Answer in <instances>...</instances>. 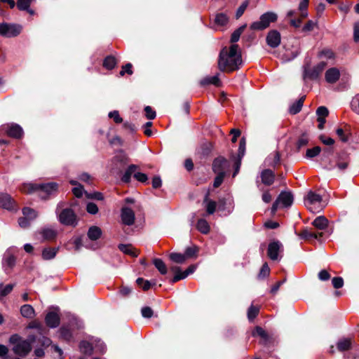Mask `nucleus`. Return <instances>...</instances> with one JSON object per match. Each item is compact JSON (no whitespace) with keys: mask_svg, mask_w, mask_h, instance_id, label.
<instances>
[{"mask_svg":"<svg viewBox=\"0 0 359 359\" xmlns=\"http://www.w3.org/2000/svg\"><path fill=\"white\" fill-rule=\"evenodd\" d=\"M242 57L238 45L233 44L224 48L219 56L218 67L222 72H233L240 68Z\"/></svg>","mask_w":359,"mask_h":359,"instance_id":"nucleus-1","label":"nucleus"},{"mask_svg":"<svg viewBox=\"0 0 359 359\" xmlns=\"http://www.w3.org/2000/svg\"><path fill=\"white\" fill-rule=\"evenodd\" d=\"M13 345V351L19 356H26L32 350V341L22 339L18 334H13L9 339Z\"/></svg>","mask_w":359,"mask_h":359,"instance_id":"nucleus-2","label":"nucleus"},{"mask_svg":"<svg viewBox=\"0 0 359 359\" xmlns=\"http://www.w3.org/2000/svg\"><path fill=\"white\" fill-rule=\"evenodd\" d=\"M28 188V192L33 191H40V197L43 199H47L50 195L55 193L58 185L55 182H49L47 184H29L25 187Z\"/></svg>","mask_w":359,"mask_h":359,"instance_id":"nucleus-3","label":"nucleus"},{"mask_svg":"<svg viewBox=\"0 0 359 359\" xmlns=\"http://www.w3.org/2000/svg\"><path fill=\"white\" fill-rule=\"evenodd\" d=\"M304 204L313 213L319 212L325 207V205L323 203L322 196L312 191H310L305 197Z\"/></svg>","mask_w":359,"mask_h":359,"instance_id":"nucleus-4","label":"nucleus"},{"mask_svg":"<svg viewBox=\"0 0 359 359\" xmlns=\"http://www.w3.org/2000/svg\"><path fill=\"white\" fill-rule=\"evenodd\" d=\"M278 15L273 12H266L262 14L258 21L254 22L250 25V29L252 30H264L269 27L271 22L277 20Z\"/></svg>","mask_w":359,"mask_h":359,"instance_id":"nucleus-5","label":"nucleus"},{"mask_svg":"<svg viewBox=\"0 0 359 359\" xmlns=\"http://www.w3.org/2000/svg\"><path fill=\"white\" fill-rule=\"evenodd\" d=\"M349 163V155L346 152L342 151L337 154L334 162H330L326 168L327 170H334L337 168L339 171L343 172L348 168Z\"/></svg>","mask_w":359,"mask_h":359,"instance_id":"nucleus-6","label":"nucleus"},{"mask_svg":"<svg viewBox=\"0 0 359 359\" xmlns=\"http://www.w3.org/2000/svg\"><path fill=\"white\" fill-rule=\"evenodd\" d=\"M283 252V245L278 241H275L269 244L267 255L273 261H278L282 258Z\"/></svg>","mask_w":359,"mask_h":359,"instance_id":"nucleus-7","label":"nucleus"},{"mask_svg":"<svg viewBox=\"0 0 359 359\" xmlns=\"http://www.w3.org/2000/svg\"><path fill=\"white\" fill-rule=\"evenodd\" d=\"M59 221L64 225L75 226L77 224V216L70 208H65L59 215Z\"/></svg>","mask_w":359,"mask_h":359,"instance_id":"nucleus-8","label":"nucleus"},{"mask_svg":"<svg viewBox=\"0 0 359 359\" xmlns=\"http://www.w3.org/2000/svg\"><path fill=\"white\" fill-rule=\"evenodd\" d=\"M327 66L325 62H320L313 67L309 66L304 67V77L309 79H317Z\"/></svg>","mask_w":359,"mask_h":359,"instance_id":"nucleus-9","label":"nucleus"},{"mask_svg":"<svg viewBox=\"0 0 359 359\" xmlns=\"http://www.w3.org/2000/svg\"><path fill=\"white\" fill-rule=\"evenodd\" d=\"M21 32V27L8 23L0 24V35L6 37H14Z\"/></svg>","mask_w":359,"mask_h":359,"instance_id":"nucleus-10","label":"nucleus"},{"mask_svg":"<svg viewBox=\"0 0 359 359\" xmlns=\"http://www.w3.org/2000/svg\"><path fill=\"white\" fill-rule=\"evenodd\" d=\"M195 270H196V266L194 265H191L184 271H181L180 267H178V266H173V267H172V271L175 273V276L171 279V282L175 283L180 280L184 279L189 274L193 273Z\"/></svg>","mask_w":359,"mask_h":359,"instance_id":"nucleus-11","label":"nucleus"},{"mask_svg":"<svg viewBox=\"0 0 359 359\" xmlns=\"http://www.w3.org/2000/svg\"><path fill=\"white\" fill-rule=\"evenodd\" d=\"M46 325L51 327L55 328L60 324V317L57 309H54L53 311H49L45 318Z\"/></svg>","mask_w":359,"mask_h":359,"instance_id":"nucleus-12","label":"nucleus"},{"mask_svg":"<svg viewBox=\"0 0 359 359\" xmlns=\"http://www.w3.org/2000/svg\"><path fill=\"white\" fill-rule=\"evenodd\" d=\"M353 340L350 337H341L340 338L337 344L336 347L338 351L345 352L350 351L353 346Z\"/></svg>","mask_w":359,"mask_h":359,"instance_id":"nucleus-13","label":"nucleus"},{"mask_svg":"<svg viewBox=\"0 0 359 359\" xmlns=\"http://www.w3.org/2000/svg\"><path fill=\"white\" fill-rule=\"evenodd\" d=\"M229 167L228 161L224 158H216L212 164V170L217 174L224 173Z\"/></svg>","mask_w":359,"mask_h":359,"instance_id":"nucleus-14","label":"nucleus"},{"mask_svg":"<svg viewBox=\"0 0 359 359\" xmlns=\"http://www.w3.org/2000/svg\"><path fill=\"white\" fill-rule=\"evenodd\" d=\"M121 221L126 225H132L134 223L135 215L132 209L124 206L121 209Z\"/></svg>","mask_w":359,"mask_h":359,"instance_id":"nucleus-15","label":"nucleus"},{"mask_svg":"<svg viewBox=\"0 0 359 359\" xmlns=\"http://www.w3.org/2000/svg\"><path fill=\"white\" fill-rule=\"evenodd\" d=\"M280 41V34L277 30H271L266 36V43L271 48L278 47Z\"/></svg>","mask_w":359,"mask_h":359,"instance_id":"nucleus-16","label":"nucleus"},{"mask_svg":"<svg viewBox=\"0 0 359 359\" xmlns=\"http://www.w3.org/2000/svg\"><path fill=\"white\" fill-rule=\"evenodd\" d=\"M15 201L11 196L7 194H0V207L9 210L15 208Z\"/></svg>","mask_w":359,"mask_h":359,"instance_id":"nucleus-17","label":"nucleus"},{"mask_svg":"<svg viewBox=\"0 0 359 359\" xmlns=\"http://www.w3.org/2000/svg\"><path fill=\"white\" fill-rule=\"evenodd\" d=\"M136 284L144 290H156L158 289V286L156 281H149L147 280H144L142 278H139L136 279Z\"/></svg>","mask_w":359,"mask_h":359,"instance_id":"nucleus-18","label":"nucleus"},{"mask_svg":"<svg viewBox=\"0 0 359 359\" xmlns=\"http://www.w3.org/2000/svg\"><path fill=\"white\" fill-rule=\"evenodd\" d=\"M325 77L327 83H334L340 77L339 70L335 67L330 68L326 71Z\"/></svg>","mask_w":359,"mask_h":359,"instance_id":"nucleus-19","label":"nucleus"},{"mask_svg":"<svg viewBox=\"0 0 359 359\" xmlns=\"http://www.w3.org/2000/svg\"><path fill=\"white\" fill-rule=\"evenodd\" d=\"M259 344L266 348L268 355H271L275 346V338L272 335L269 334L266 337V338L260 339Z\"/></svg>","mask_w":359,"mask_h":359,"instance_id":"nucleus-20","label":"nucleus"},{"mask_svg":"<svg viewBox=\"0 0 359 359\" xmlns=\"http://www.w3.org/2000/svg\"><path fill=\"white\" fill-rule=\"evenodd\" d=\"M277 200L284 207H289L293 203V196L290 192L282 191Z\"/></svg>","mask_w":359,"mask_h":359,"instance_id":"nucleus-21","label":"nucleus"},{"mask_svg":"<svg viewBox=\"0 0 359 359\" xmlns=\"http://www.w3.org/2000/svg\"><path fill=\"white\" fill-rule=\"evenodd\" d=\"M261 178L263 184L269 186L273 183L275 175L271 170L266 169L262 172Z\"/></svg>","mask_w":359,"mask_h":359,"instance_id":"nucleus-22","label":"nucleus"},{"mask_svg":"<svg viewBox=\"0 0 359 359\" xmlns=\"http://www.w3.org/2000/svg\"><path fill=\"white\" fill-rule=\"evenodd\" d=\"M312 224L316 229L323 230L327 227L328 220L324 216H318L313 221Z\"/></svg>","mask_w":359,"mask_h":359,"instance_id":"nucleus-23","label":"nucleus"},{"mask_svg":"<svg viewBox=\"0 0 359 359\" xmlns=\"http://www.w3.org/2000/svg\"><path fill=\"white\" fill-rule=\"evenodd\" d=\"M7 133L10 137L20 138L22 135L23 131L22 128L18 125H12L8 129Z\"/></svg>","mask_w":359,"mask_h":359,"instance_id":"nucleus-24","label":"nucleus"},{"mask_svg":"<svg viewBox=\"0 0 359 359\" xmlns=\"http://www.w3.org/2000/svg\"><path fill=\"white\" fill-rule=\"evenodd\" d=\"M40 233L46 241H53L57 236V231L50 228H44L41 229Z\"/></svg>","mask_w":359,"mask_h":359,"instance_id":"nucleus-25","label":"nucleus"},{"mask_svg":"<svg viewBox=\"0 0 359 359\" xmlns=\"http://www.w3.org/2000/svg\"><path fill=\"white\" fill-rule=\"evenodd\" d=\"M58 251V248H46L42 251V257L45 260L53 259Z\"/></svg>","mask_w":359,"mask_h":359,"instance_id":"nucleus-26","label":"nucleus"},{"mask_svg":"<svg viewBox=\"0 0 359 359\" xmlns=\"http://www.w3.org/2000/svg\"><path fill=\"white\" fill-rule=\"evenodd\" d=\"M304 100V96L299 98L298 100H297L295 102H294L290 107L289 111L291 114H296L299 113L303 106Z\"/></svg>","mask_w":359,"mask_h":359,"instance_id":"nucleus-27","label":"nucleus"},{"mask_svg":"<svg viewBox=\"0 0 359 359\" xmlns=\"http://www.w3.org/2000/svg\"><path fill=\"white\" fill-rule=\"evenodd\" d=\"M201 84L203 86L213 84L216 86H220V80L219 79V74H216L212 76H208L201 81Z\"/></svg>","mask_w":359,"mask_h":359,"instance_id":"nucleus-28","label":"nucleus"},{"mask_svg":"<svg viewBox=\"0 0 359 359\" xmlns=\"http://www.w3.org/2000/svg\"><path fill=\"white\" fill-rule=\"evenodd\" d=\"M20 313L23 317L27 318H32L34 316V310L33 307L29 304L21 306Z\"/></svg>","mask_w":359,"mask_h":359,"instance_id":"nucleus-29","label":"nucleus"},{"mask_svg":"<svg viewBox=\"0 0 359 359\" xmlns=\"http://www.w3.org/2000/svg\"><path fill=\"white\" fill-rule=\"evenodd\" d=\"M101 229L95 226H91L88 232V236L92 241L97 240L101 236Z\"/></svg>","mask_w":359,"mask_h":359,"instance_id":"nucleus-30","label":"nucleus"},{"mask_svg":"<svg viewBox=\"0 0 359 359\" xmlns=\"http://www.w3.org/2000/svg\"><path fill=\"white\" fill-rule=\"evenodd\" d=\"M204 203H205V208L208 214L212 215L215 212L217 203L216 202L210 200L208 198V195L207 194L204 199Z\"/></svg>","mask_w":359,"mask_h":359,"instance_id":"nucleus-31","label":"nucleus"},{"mask_svg":"<svg viewBox=\"0 0 359 359\" xmlns=\"http://www.w3.org/2000/svg\"><path fill=\"white\" fill-rule=\"evenodd\" d=\"M154 265L158 269V271L163 275H165L168 272V269L164 262L159 258H156L153 260Z\"/></svg>","mask_w":359,"mask_h":359,"instance_id":"nucleus-32","label":"nucleus"},{"mask_svg":"<svg viewBox=\"0 0 359 359\" xmlns=\"http://www.w3.org/2000/svg\"><path fill=\"white\" fill-rule=\"evenodd\" d=\"M196 227L199 231L204 234L208 233L210 231V226L208 222L204 219H198Z\"/></svg>","mask_w":359,"mask_h":359,"instance_id":"nucleus-33","label":"nucleus"},{"mask_svg":"<svg viewBox=\"0 0 359 359\" xmlns=\"http://www.w3.org/2000/svg\"><path fill=\"white\" fill-rule=\"evenodd\" d=\"M79 348L83 353L90 355L93 350V343H90L86 341H83L81 342Z\"/></svg>","mask_w":359,"mask_h":359,"instance_id":"nucleus-34","label":"nucleus"},{"mask_svg":"<svg viewBox=\"0 0 359 359\" xmlns=\"http://www.w3.org/2000/svg\"><path fill=\"white\" fill-rule=\"evenodd\" d=\"M323 233H314L309 229H304L299 234L302 238L304 239H310V238H318V237L322 236Z\"/></svg>","mask_w":359,"mask_h":359,"instance_id":"nucleus-35","label":"nucleus"},{"mask_svg":"<svg viewBox=\"0 0 359 359\" xmlns=\"http://www.w3.org/2000/svg\"><path fill=\"white\" fill-rule=\"evenodd\" d=\"M144 215L142 210L136 208V229L142 228L144 224Z\"/></svg>","mask_w":359,"mask_h":359,"instance_id":"nucleus-36","label":"nucleus"},{"mask_svg":"<svg viewBox=\"0 0 359 359\" xmlns=\"http://www.w3.org/2000/svg\"><path fill=\"white\" fill-rule=\"evenodd\" d=\"M246 27H247L246 25H243L241 26L240 27H238L237 29H236L232 33L231 36V43H236L239 40L241 34L243 32V31L245 30Z\"/></svg>","mask_w":359,"mask_h":359,"instance_id":"nucleus-37","label":"nucleus"},{"mask_svg":"<svg viewBox=\"0 0 359 359\" xmlns=\"http://www.w3.org/2000/svg\"><path fill=\"white\" fill-rule=\"evenodd\" d=\"M259 313V308L258 306L251 305L248 310V318L250 321L253 320Z\"/></svg>","mask_w":359,"mask_h":359,"instance_id":"nucleus-38","label":"nucleus"},{"mask_svg":"<svg viewBox=\"0 0 359 359\" xmlns=\"http://www.w3.org/2000/svg\"><path fill=\"white\" fill-rule=\"evenodd\" d=\"M170 259L174 262L182 264L185 262L187 257L184 254L172 252L170 255Z\"/></svg>","mask_w":359,"mask_h":359,"instance_id":"nucleus-39","label":"nucleus"},{"mask_svg":"<svg viewBox=\"0 0 359 359\" xmlns=\"http://www.w3.org/2000/svg\"><path fill=\"white\" fill-rule=\"evenodd\" d=\"M116 65V58L113 56H107L104 62H103V66L107 68V69H112L115 67Z\"/></svg>","mask_w":359,"mask_h":359,"instance_id":"nucleus-40","label":"nucleus"},{"mask_svg":"<svg viewBox=\"0 0 359 359\" xmlns=\"http://www.w3.org/2000/svg\"><path fill=\"white\" fill-rule=\"evenodd\" d=\"M229 18L224 13H218L216 15L215 18V22L217 25L224 26L227 24Z\"/></svg>","mask_w":359,"mask_h":359,"instance_id":"nucleus-41","label":"nucleus"},{"mask_svg":"<svg viewBox=\"0 0 359 359\" xmlns=\"http://www.w3.org/2000/svg\"><path fill=\"white\" fill-rule=\"evenodd\" d=\"M309 5V0H302L299 4V11H300V16L302 18L308 16L307 7Z\"/></svg>","mask_w":359,"mask_h":359,"instance_id":"nucleus-42","label":"nucleus"},{"mask_svg":"<svg viewBox=\"0 0 359 359\" xmlns=\"http://www.w3.org/2000/svg\"><path fill=\"white\" fill-rule=\"evenodd\" d=\"M118 249L126 255H129L132 257L135 256L134 248L131 244H129V245L120 244L118 245Z\"/></svg>","mask_w":359,"mask_h":359,"instance_id":"nucleus-43","label":"nucleus"},{"mask_svg":"<svg viewBox=\"0 0 359 359\" xmlns=\"http://www.w3.org/2000/svg\"><path fill=\"white\" fill-rule=\"evenodd\" d=\"M33 0H18L16 6L20 11H28Z\"/></svg>","mask_w":359,"mask_h":359,"instance_id":"nucleus-44","label":"nucleus"},{"mask_svg":"<svg viewBox=\"0 0 359 359\" xmlns=\"http://www.w3.org/2000/svg\"><path fill=\"white\" fill-rule=\"evenodd\" d=\"M22 214L24 217L29 219L30 220L35 219L37 217L36 212L30 208H24L22 209Z\"/></svg>","mask_w":359,"mask_h":359,"instance_id":"nucleus-45","label":"nucleus"},{"mask_svg":"<svg viewBox=\"0 0 359 359\" xmlns=\"http://www.w3.org/2000/svg\"><path fill=\"white\" fill-rule=\"evenodd\" d=\"M245 146H246V140L244 137H243L239 143V147L238 150V158L242 159L245 153Z\"/></svg>","mask_w":359,"mask_h":359,"instance_id":"nucleus-46","label":"nucleus"},{"mask_svg":"<svg viewBox=\"0 0 359 359\" xmlns=\"http://www.w3.org/2000/svg\"><path fill=\"white\" fill-rule=\"evenodd\" d=\"M253 337H259L260 339L263 338H266L268 335H269L262 327L256 326L255 330L252 332Z\"/></svg>","mask_w":359,"mask_h":359,"instance_id":"nucleus-47","label":"nucleus"},{"mask_svg":"<svg viewBox=\"0 0 359 359\" xmlns=\"http://www.w3.org/2000/svg\"><path fill=\"white\" fill-rule=\"evenodd\" d=\"M253 337H259L260 339L263 338H266L268 335H269L262 327L256 326L255 330L252 332Z\"/></svg>","mask_w":359,"mask_h":359,"instance_id":"nucleus-48","label":"nucleus"},{"mask_svg":"<svg viewBox=\"0 0 359 359\" xmlns=\"http://www.w3.org/2000/svg\"><path fill=\"white\" fill-rule=\"evenodd\" d=\"M135 172V165H131L128 167V170L126 171L125 174L121 178V180L126 183H128L130 182V177L133 173Z\"/></svg>","mask_w":359,"mask_h":359,"instance_id":"nucleus-49","label":"nucleus"},{"mask_svg":"<svg viewBox=\"0 0 359 359\" xmlns=\"http://www.w3.org/2000/svg\"><path fill=\"white\" fill-rule=\"evenodd\" d=\"M320 151L321 149L318 146L314 147L312 149H309L306 150V156L309 158H313L317 156L320 154Z\"/></svg>","mask_w":359,"mask_h":359,"instance_id":"nucleus-50","label":"nucleus"},{"mask_svg":"<svg viewBox=\"0 0 359 359\" xmlns=\"http://www.w3.org/2000/svg\"><path fill=\"white\" fill-rule=\"evenodd\" d=\"M60 332L61 337L65 340H69L72 337L71 330L68 327H61Z\"/></svg>","mask_w":359,"mask_h":359,"instance_id":"nucleus-51","label":"nucleus"},{"mask_svg":"<svg viewBox=\"0 0 359 359\" xmlns=\"http://www.w3.org/2000/svg\"><path fill=\"white\" fill-rule=\"evenodd\" d=\"M95 344L93 346V349L100 353H103L105 351L106 346L104 343L100 340H95L93 342Z\"/></svg>","mask_w":359,"mask_h":359,"instance_id":"nucleus-52","label":"nucleus"},{"mask_svg":"<svg viewBox=\"0 0 359 359\" xmlns=\"http://www.w3.org/2000/svg\"><path fill=\"white\" fill-rule=\"evenodd\" d=\"M141 314L144 318H151L154 315V311L149 306H144L141 309Z\"/></svg>","mask_w":359,"mask_h":359,"instance_id":"nucleus-53","label":"nucleus"},{"mask_svg":"<svg viewBox=\"0 0 359 359\" xmlns=\"http://www.w3.org/2000/svg\"><path fill=\"white\" fill-rule=\"evenodd\" d=\"M198 251L196 246L189 247L185 250L184 255L187 258L195 257Z\"/></svg>","mask_w":359,"mask_h":359,"instance_id":"nucleus-54","label":"nucleus"},{"mask_svg":"<svg viewBox=\"0 0 359 359\" xmlns=\"http://www.w3.org/2000/svg\"><path fill=\"white\" fill-rule=\"evenodd\" d=\"M332 284L335 289H340L344 285V280L341 277H334L332 280Z\"/></svg>","mask_w":359,"mask_h":359,"instance_id":"nucleus-55","label":"nucleus"},{"mask_svg":"<svg viewBox=\"0 0 359 359\" xmlns=\"http://www.w3.org/2000/svg\"><path fill=\"white\" fill-rule=\"evenodd\" d=\"M109 117L112 118L116 123H121L123 121V118L120 116L118 111H113L109 113Z\"/></svg>","mask_w":359,"mask_h":359,"instance_id":"nucleus-56","label":"nucleus"},{"mask_svg":"<svg viewBox=\"0 0 359 359\" xmlns=\"http://www.w3.org/2000/svg\"><path fill=\"white\" fill-rule=\"evenodd\" d=\"M269 272H270L269 266H268L267 263H264L260 269V271L259 273V278H265L267 276H269Z\"/></svg>","mask_w":359,"mask_h":359,"instance_id":"nucleus-57","label":"nucleus"},{"mask_svg":"<svg viewBox=\"0 0 359 359\" xmlns=\"http://www.w3.org/2000/svg\"><path fill=\"white\" fill-rule=\"evenodd\" d=\"M351 109L356 114H359V98L355 96L351 102Z\"/></svg>","mask_w":359,"mask_h":359,"instance_id":"nucleus-58","label":"nucleus"},{"mask_svg":"<svg viewBox=\"0 0 359 359\" xmlns=\"http://www.w3.org/2000/svg\"><path fill=\"white\" fill-rule=\"evenodd\" d=\"M144 111H145V116L148 119L151 120L156 117V111L154 110H153L151 107H149V106L145 107Z\"/></svg>","mask_w":359,"mask_h":359,"instance_id":"nucleus-59","label":"nucleus"},{"mask_svg":"<svg viewBox=\"0 0 359 359\" xmlns=\"http://www.w3.org/2000/svg\"><path fill=\"white\" fill-rule=\"evenodd\" d=\"M86 210L88 213L95 215L98 212V207L94 203H88L87 204Z\"/></svg>","mask_w":359,"mask_h":359,"instance_id":"nucleus-60","label":"nucleus"},{"mask_svg":"<svg viewBox=\"0 0 359 359\" xmlns=\"http://www.w3.org/2000/svg\"><path fill=\"white\" fill-rule=\"evenodd\" d=\"M71 326L72 327V328L80 329V328L83 327V323L81 320L78 319L76 317L72 316V318L71 320Z\"/></svg>","mask_w":359,"mask_h":359,"instance_id":"nucleus-61","label":"nucleus"},{"mask_svg":"<svg viewBox=\"0 0 359 359\" xmlns=\"http://www.w3.org/2000/svg\"><path fill=\"white\" fill-rule=\"evenodd\" d=\"M318 277L320 280L325 281L330 278V275L327 270L323 269L318 273Z\"/></svg>","mask_w":359,"mask_h":359,"instance_id":"nucleus-62","label":"nucleus"},{"mask_svg":"<svg viewBox=\"0 0 359 359\" xmlns=\"http://www.w3.org/2000/svg\"><path fill=\"white\" fill-rule=\"evenodd\" d=\"M316 114L318 117H324V118L327 116L329 111L328 109L325 107H320L317 109Z\"/></svg>","mask_w":359,"mask_h":359,"instance_id":"nucleus-63","label":"nucleus"},{"mask_svg":"<svg viewBox=\"0 0 359 359\" xmlns=\"http://www.w3.org/2000/svg\"><path fill=\"white\" fill-rule=\"evenodd\" d=\"M133 65L130 63L126 64L125 66L123 67L122 70L120 72L121 76H123L125 73H128L130 75L133 74Z\"/></svg>","mask_w":359,"mask_h":359,"instance_id":"nucleus-64","label":"nucleus"}]
</instances>
